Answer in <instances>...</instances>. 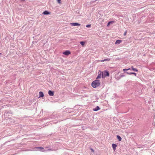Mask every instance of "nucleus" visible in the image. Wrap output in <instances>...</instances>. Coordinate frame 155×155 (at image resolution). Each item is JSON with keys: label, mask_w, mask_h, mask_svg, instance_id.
<instances>
[{"label": "nucleus", "mask_w": 155, "mask_h": 155, "mask_svg": "<svg viewBox=\"0 0 155 155\" xmlns=\"http://www.w3.org/2000/svg\"><path fill=\"white\" fill-rule=\"evenodd\" d=\"M100 85V82L99 80H96L94 81L91 84L92 86L94 88H96Z\"/></svg>", "instance_id": "nucleus-1"}, {"label": "nucleus", "mask_w": 155, "mask_h": 155, "mask_svg": "<svg viewBox=\"0 0 155 155\" xmlns=\"http://www.w3.org/2000/svg\"><path fill=\"white\" fill-rule=\"evenodd\" d=\"M101 77L102 78H104L103 73V72H101L100 70H99L98 71V75L96 79L100 78Z\"/></svg>", "instance_id": "nucleus-2"}, {"label": "nucleus", "mask_w": 155, "mask_h": 155, "mask_svg": "<svg viewBox=\"0 0 155 155\" xmlns=\"http://www.w3.org/2000/svg\"><path fill=\"white\" fill-rule=\"evenodd\" d=\"M103 73L104 76H109V73L108 71H104Z\"/></svg>", "instance_id": "nucleus-3"}, {"label": "nucleus", "mask_w": 155, "mask_h": 155, "mask_svg": "<svg viewBox=\"0 0 155 155\" xmlns=\"http://www.w3.org/2000/svg\"><path fill=\"white\" fill-rule=\"evenodd\" d=\"M63 54L66 55H68L71 54V52L70 51L67 50L63 52Z\"/></svg>", "instance_id": "nucleus-4"}, {"label": "nucleus", "mask_w": 155, "mask_h": 155, "mask_svg": "<svg viewBox=\"0 0 155 155\" xmlns=\"http://www.w3.org/2000/svg\"><path fill=\"white\" fill-rule=\"evenodd\" d=\"M71 25L72 26H80L81 25L78 23H71Z\"/></svg>", "instance_id": "nucleus-5"}, {"label": "nucleus", "mask_w": 155, "mask_h": 155, "mask_svg": "<svg viewBox=\"0 0 155 155\" xmlns=\"http://www.w3.org/2000/svg\"><path fill=\"white\" fill-rule=\"evenodd\" d=\"M35 148L39 149L38 150L44 152L45 151V150H44L43 148L42 147H35Z\"/></svg>", "instance_id": "nucleus-6"}, {"label": "nucleus", "mask_w": 155, "mask_h": 155, "mask_svg": "<svg viewBox=\"0 0 155 155\" xmlns=\"http://www.w3.org/2000/svg\"><path fill=\"white\" fill-rule=\"evenodd\" d=\"M48 94L50 96H53L54 95V91L49 90L48 92Z\"/></svg>", "instance_id": "nucleus-7"}, {"label": "nucleus", "mask_w": 155, "mask_h": 155, "mask_svg": "<svg viewBox=\"0 0 155 155\" xmlns=\"http://www.w3.org/2000/svg\"><path fill=\"white\" fill-rule=\"evenodd\" d=\"M39 98L41 97H43V96H44V95L43 93L41 91H40L39 92Z\"/></svg>", "instance_id": "nucleus-8"}, {"label": "nucleus", "mask_w": 155, "mask_h": 155, "mask_svg": "<svg viewBox=\"0 0 155 155\" xmlns=\"http://www.w3.org/2000/svg\"><path fill=\"white\" fill-rule=\"evenodd\" d=\"M100 108L99 106H97L96 107L93 109L94 111H96L100 109Z\"/></svg>", "instance_id": "nucleus-9"}, {"label": "nucleus", "mask_w": 155, "mask_h": 155, "mask_svg": "<svg viewBox=\"0 0 155 155\" xmlns=\"http://www.w3.org/2000/svg\"><path fill=\"white\" fill-rule=\"evenodd\" d=\"M117 146V145L114 143L112 144V148L114 151L116 150V148Z\"/></svg>", "instance_id": "nucleus-10"}, {"label": "nucleus", "mask_w": 155, "mask_h": 155, "mask_svg": "<svg viewBox=\"0 0 155 155\" xmlns=\"http://www.w3.org/2000/svg\"><path fill=\"white\" fill-rule=\"evenodd\" d=\"M50 13L47 11H45L44 12L43 14L45 15H48L50 14Z\"/></svg>", "instance_id": "nucleus-11"}, {"label": "nucleus", "mask_w": 155, "mask_h": 155, "mask_svg": "<svg viewBox=\"0 0 155 155\" xmlns=\"http://www.w3.org/2000/svg\"><path fill=\"white\" fill-rule=\"evenodd\" d=\"M122 41L121 40H117L115 42V44H120L121 42Z\"/></svg>", "instance_id": "nucleus-12"}, {"label": "nucleus", "mask_w": 155, "mask_h": 155, "mask_svg": "<svg viewBox=\"0 0 155 155\" xmlns=\"http://www.w3.org/2000/svg\"><path fill=\"white\" fill-rule=\"evenodd\" d=\"M110 60V58H108L107 59H105L104 60H101L100 61L101 62H104V61H109Z\"/></svg>", "instance_id": "nucleus-13"}, {"label": "nucleus", "mask_w": 155, "mask_h": 155, "mask_svg": "<svg viewBox=\"0 0 155 155\" xmlns=\"http://www.w3.org/2000/svg\"><path fill=\"white\" fill-rule=\"evenodd\" d=\"M125 76L123 74H121L120 75V77L119 78H117V80L121 78L124 77Z\"/></svg>", "instance_id": "nucleus-14"}, {"label": "nucleus", "mask_w": 155, "mask_h": 155, "mask_svg": "<svg viewBox=\"0 0 155 155\" xmlns=\"http://www.w3.org/2000/svg\"><path fill=\"white\" fill-rule=\"evenodd\" d=\"M97 1H98V2H97V3H98L99 2V1H98L97 0H96L91 2V4H94L95 2H96Z\"/></svg>", "instance_id": "nucleus-15"}, {"label": "nucleus", "mask_w": 155, "mask_h": 155, "mask_svg": "<svg viewBox=\"0 0 155 155\" xmlns=\"http://www.w3.org/2000/svg\"><path fill=\"white\" fill-rule=\"evenodd\" d=\"M117 138L119 141H120L122 139L121 137L119 135H117Z\"/></svg>", "instance_id": "nucleus-16"}, {"label": "nucleus", "mask_w": 155, "mask_h": 155, "mask_svg": "<svg viewBox=\"0 0 155 155\" xmlns=\"http://www.w3.org/2000/svg\"><path fill=\"white\" fill-rule=\"evenodd\" d=\"M126 73L127 74H134L135 76H136V74L134 73V72H130V73H129V72H126Z\"/></svg>", "instance_id": "nucleus-17"}, {"label": "nucleus", "mask_w": 155, "mask_h": 155, "mask_svg": "<svg viewBox=\"0 0 155 155\" xmlns=\"http://www.w3.org/2000/svg\"><path fill=\"white\" fill-rule=\"evenodd\" d=\"M131 68L133 70V71H138L137 70V69L135 68H134L133 67V66L131 67Z\"/></svg>", "instance_id": "nucleus-18"}, {"label": "nucleus", "mask_w": 155, "mask_h": 155, "mask_svg": "<svg viewBox=\"0 0 155 155\" xmlns=\"http://www.w3.org/2000/svg\"><path fill=\"white\" fill-rule=\"evenodd\" d=\"M80 43L82 45H84L85 44V42L84 41H81L80 42Z\"/></svg>", "instance_id": "nucleus-19"}, {"label": "nucleus", "mask_w": 155, "mask_h": 155, "mask_svg": "<svg viewBox=\"0 0 155 155\" xmlns=\"http://www.w3.org/2000/svg\"><path fill=\"white\" fill-rule=\"evenodd\" d=\"M130 68H128V69H123V71H126L127 70H130Z\"/></svg>", "instance_id": "nucleus-20"}, {"label": "nucleus", "mask_w": 155, "mask_h": 155, "mask_svg": "<svg viewBox=\"0 0 155 155\" xmlns=\"http://www.w3.org/2000/svg\"><path fill=\"white\" fill-rule=\"evenodd\" d=\"M114 22V21H109L108 23V24H107V26L109 25L110 24H112V23L113 22Z\"/></svg>", "instance_id": "nucleus-21"}, {"label": "nucleus", "mask_w": 155, "mask_h": 155, "mask_svg": "<svg viewBox=\"0 0 155 155\" xmlns=\"http://www.w3.org/2000/svg\"><path fill=\"white\" fill-rule=\"evenodd\" d=\"M91 26V25L90 24L89 25H86V27H90Z\"/></svg>", "instance_id": "nucleus-22"}, {"label": "nucleus", "mask_w": 155, "mask_h": 155, "mask_svg": "<svg viewBox=\"0 0 155 155\" xmlns=\"http://www.w3.org/2000/svg\"><path fill=\"white\" fill-rule=\"evenodd\" d=\"M58 1V3H60V1L61 0H57Z\"/></svg>", "instance_id": "nucleus-23"}, {"label": "nucleus", "mask_w": 155, "mask_h": 155, "mask_svg": "<svg viewBox=\"0 0 155 155\" xmlns=\"http://www.w3.org/2000/svg\"><path fill=\"white\" fill-rule=\"evenodd\" d=\"M91 150L92 151L94 152V150L92 149H91Z\"/></svg>", "instance_id": "nucleus-24"}, {"label": "nucleus", "mask_w": 155, "mask_h": 155, "mask_svg": "<svg viewBox=\"0 0 155 155\" xmlns=\"http://www.w3.org/2000/svg\"><path fill=\"white\" fill-rule=\"evenodd\" d=\"M126 32L124 33V35H126Z\"/></svg>", "instance_id": "nucleus-25"}, {"label": "nucleus", "mask_w": 155, "mask_h": 155, "mask_svg": "<svg viewBox=\"0 0 155 155\" xmlns=\"http://www.w3.org/2000/svg\"><path fill=\"white\" fill-rule=\"evenodd\" d=\"M11 120V119L10 118H9V119H8V120Z\"/></svg>", "instance_id": "nucleus-26"}, {"label": "nucleus", "mask_w": 155, "mask_h": 155, "mask_svg": "<svg viewBox=\"0 0 155 155\" xmlns=\"http://www.w3.org/2000/svg\"><path fill=\"white\" fill-rule=\"evenodd\" d=\"M21 1H24V0H21Z\"/></svg>", "instance_id": "nucleus-27"}, {"label": "nucleus", "mask_w": 155, "mask_h": 155, "mask_svg": "<svg viewBox=\"0 0 155 155\" xmlns=\"http://www.w3.org/2000/svg\"><path fill=\"white\" fill-rule=\"evenodd\" d=\"M0 54H1V53H0Z\"/></svg>", "instance_id": "nucleus-28"}]
</instances>
